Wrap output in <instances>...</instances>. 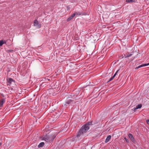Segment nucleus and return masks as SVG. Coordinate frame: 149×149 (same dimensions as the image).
I'll return each instance as SVG.
<instances>
[{"instance_id":"nucleus-22","label":"nucleus","mask_w":149,"mask_h":149,"mask_svg":"<svg viewBox=\"0 0 149 149\" xmlns=\"http://www.w3.org/2000/svg\"><path fill=\"white\" fill-rule=\"evenodd\" d=\"M13 51L12 50H9L10 52H11Z\"/></svg>"},{"instance_id":"nucleus-5","label":"nucleus","mask_w":149,"mask_h":149,"mask_svg":"<svg viewBox=\"0 0 149 149\" xmlns=\"http://www.w3.org/2000/svg\"><path fill=\"white\" fill-rule=\"evenodd\" d=\"M148 65H149V63H146V64H142V65H141L139 66H138L137 67H136V68H135V69L136 70H137V69H138L139 68H141V67H143L147 66Z\"/></svg>"},{"instance_id":"nucleus-16","label":"nucleus","mask_w":149,"mask_h":149,"mask_svg":"<svg viewBox=\"0 0 149 149\" xmlns=\"http://www.w3.org/2000/svg\"><path fill=\"white\" fill-rule=\"evenodd\" d=\"M135 1V0H126V2L127 3H130Z\"/></svg>"},{"instance_id":"nucleus-12","label":"nucleus","mask_w":149,"mask_h":149,"mask_svg":"<svg viewBox=\"0 0 149 149\" xmlns=\"http://www.w3.org/2000/svg\"><path fill=\"white\" fill-rule=\"evenodd\" d=\"M45 143L44 142H42L40 143L38 146V147L39 148L42 147L44 145Z\"/></svg>"},{"instance_id":"nucleus-1","label":"nucleus","mask_w":149,"mask_h":149,"mask_svg":"<svg viewBox=\"0 0 149 149\" xmlns=\"http://www.w3.org/2000/svg\"><path fill=\"white\" fill-rule=\"evenodd\" d=\"M92 124L91 122H89L83 126L77 134V137L79 138L86 133L89 129V125H91Z\"/></svg>"},{"instance_id":"nucleus-13","label":"nucleus","mask_w":149,"mask_h":149,"mask_svg":"<svg viewBox=\"0 0 149 149\" xmlns=\"http://www.w3.org/2000/svg\"><path fill=\"white\" fill-rule=\"evenodd\" d=\"M6 42L5 40H1L0 41V46L2 45L5 43H6Z\"/></svg>"},{"instance_id":"nucleus-7","label":"nucleus","mask_w":149,"mask_h":149,"mask_svg":"<svg viewBox=\"0 0 149 149\" xmlns=\"http://www.w3.org/2000/svg\"><path fill=\"white\" fill-rule=\"evenodd\" d=\"M5 102V100L4 99H2L0 100V107H2L3 104Z\"/></svg>"},{"instance_id":"nucleus-6","label":"nucleus","mask_w":149,"mask_h":149,"mask_svg":"<svg viewBox=\"0 0 149 149\" xmlns=\"http://www.w3.org/2000/svg\"><path fill=\"white\" fill-rule=\"evenodd\" d=\"M142 107V104H140L137 105L136 107V108H134V111L135 112L136 110L138 109L141 108Z\"/></svg>"},{"instance_id":"nucleus-10","label":"nucleus","mask_w":149,"mask_h":149,"mask_svg":"<svg viewBox=\"0 0 149 149\" xmlns=\"http://www.w3.org/2000/svg\"><path fill=\"white\" fill-rule=\"evenodd\" d=\"M74 17V15H73V14H72L71 16H70L67 19V21L68 22V21H70Z\"/></svg>"},{"instance_id":"nucleus-9","label":"nucleus","mask_w":149,"mask_h":149,"mask_svg":"<svg viewBox=\"0 0 149 149\" xmlns=\"http://www.w3.org/2000/svg\"><path fill=\"white\" fill-rule=\"evenodd\" d=\"M111 136H110V135L108 136L106 139V140L105 141V142L106 143H107L109 141V140L111 139Z\"/></svg>"},{"instance_id":"nucleus-18","label":"nucleus","mask_w":149,"mask_h":149,"mask_svg":"<svg viewBox=\"0 0 149 149\" xmlns=\"http://www.w3.org/2000/svg\"><path fill=\"white\" fill-rule=\"evenodd\" d=\"M124 139H125V141L127 142L128 143L129 142V140L128 139H126V138L125 137Z\"/></svg>"},{"instance_id":"nucleus-17","label":"nucleus","mask_w":149,"mask_h":149,"mask_svg":"<svg viewBox=\"0 0 149 149\" xmlns=\"http://www.w3.org/2000/svg\"><path fill=\"white\" fill-rule=\"evenodd\" d=\"M114 77H113V76L112 77H111L109 81H110L112 80L114 78Z\"/></svg>"},{"instance_id":"nucleus-4","label":"nucleus","mask_w":149,"mask_h":149,"mask_svg":"<svg viewBox=\"0 0 149 149\" xmlns=\"http://www.w3.org/2000/svg\"><path fill=\"white\" fill-rule=\"evenodd\" d=\"M34 25L36 26L37 28H40L41 26V24H38V22L37 20H35L34 22Z\"/></svg>"},{"instance_id":"nucleus-11","label":"nucleus","mask_w":149,"mask_h":149,"mask_svg":"<svg viewBox=\"0 0 149 149\" xmlns=\"http://www.w3.org/2000/svg\"><path fill=\"white\" fill-rule=\"evenodd\" d=\"M67 103L69 104H72L73 103V101L71 100H69L67 101Z\"/></svg>"},{"instance_id":"nucleus-2","label":"nucleus","mask_w":149,"mask_h":149,"mask_svg":"<svg viewBox=\"0 0 149 149\" xmlns=\"http://www.w3.org/2000/svg\"><path fill=\"white\" fill-rule=\"evenodd\" d=\"M55 137V136H52L46 135L42 136V139L47 142H49L52 141Z\"/></svg>"},{"instance_id":"nucleus-15","label":"nucleus","mask_w":149,"mask_h":149,"mask_svg":"<svg viewBox=\"0 0 149 149\" xmlns=\"http://www.w3.org/2000/svg\"><path fill=\"white\" fill-rule=\"evenodd\" d=\"M81 14V13L79 12H74L73 15H74V16L75 15H80Z\"/></svg>"},{"instance_id":"nucleus-23","label":"nucleus","mask_w":149,"mask_h":149,"mask_svg":"<svg viewBox=\"0 0 149 149\" xmlns=\"http://www.w3.org/2000/svg\"><path fill=\"white\" fill-rule=\"evenodd\" d=\"M1 143H0V145H1Z\"/></svg>"},{"instance_id":"nucleus-3","label":"nucleus","mask_w":149,"mask_h":149,"mask_svg":"<svg viewBox=\"0 0 149 149\" xmlns=\"http://www.w3.org/2000/svg\"><path fill=\"white\" fill-rule=\"evenodd\" d=\"M8 86H10L12 82H14V80L11 78H8L7 79Z\"/></svg>"},{"instance_id":"nucleus-8","label":"nucleus","mask_w":149,"mask_h":149,"mask_svg":"<svg viewBox=\"0 0 149 149\" xmlns=\"http://www.w3.org/2000/svg\"><path fill=\"white\" fill-rule=\"evenodd\" d=\"M128 136L132 142H134V138L131 134H128Z\"/></svg>"},{"instance_id":"nucleus-19","label":"nucleus","mask_w":149,"mask_h":149,"mask_svg":"<svg viewBox=\"0 0 149 149\" xmlns=\"http://www.w3.org/2000/svg\"><path fill=\"white\" fill-rule=\"evenodd\" d=\"M118 71V70L115 73V74H114V75H113V77H114L117 74Z\"/></svg>"},{"instance_id":"nucleus-20","label":"nucleus","mask_w":149,"mask_h":149,"mask_svg":"<svg viewBox=\"0 0 149 149\" xmlns=\"http://www.w3.org/2000/svg\"><path fill=\"white\" fill-rule=\"evenodd\" d=\"M70 9V8L69 6H68L67 7V10H69Z\"/></svg>"},{"instance_id":"nucleus-21","label":"nucleus","mask_w":149,"mask_h":149,"mask_svg":"<svg viewBox=\"0 0 149 149\" xmlns=\"http://www.w3.org/2000/svg\"><path fill=\"white\" fill-rule=\"evenodd\" d=\"M146 122H147V124H149V120H147Z\"/></svg>"},{"instance_id":"nucleus-14","label":"nucleus","mask_w":149,"mask_h":149,"mask_svg":"<svg viewBox=\"0 0 149 149\" xmlns=\"http://www.w3.org/2000/svg\"><path fill=\"white\" fill-rule=\"evenodd\" d=\"M132 54H130L129 53H126L125 55V58H127L128 57H130L132 55Z\"/></svg>"}]
</instances>
